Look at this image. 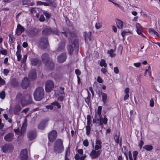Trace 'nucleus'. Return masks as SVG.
Here are the masks:
<instances>
[{
  "label": "nucleus",
  "mask_w": 160,
  "mask_h": 160,
  "mask_svg": "<svg viewBox=\"0 0 160 160\" xmlns=\"http://www.w3.org/2000/svg\"><path fill=\"white\" fill-rule=\"evenodd\" d=\"M17 101H20L21 104L23 107L31 103L32 102V98L31 95H27L24 96L21 92H18L16 98Z\"/></svg>",
  "instance_id": "nucleus-1"
},
{
  "label": "nucleus",
  "mask_w": 160,
  "mask_h": 160,
  "mask_svg": "<svg viewBox=\"0 0 160 160\" xmlns=\"http://www.w3.org/2000/svg\"><path fill=\"white\" fill-rule=\"evenodd\" d=\"M44 91L43 88L41 87H38L36 89L33 94L35 100L40 101L44 97Z\"/></svg>",
  "instance_id": "nucleus-2"
},
{
  "label": "nucleus",
  "mask_w": 160,
  "mask_h": 160,
  "mask_svg": "<svg viewBox=\"0 0 160 160\" xmlns=\"http://www.w3.org/2000/svg\"><path fill=\"white\" fill-rule=\"evenodd\" d=\"M64 149L63 141L61 139H58L54 145V151L56 153H60L63 151Z\"/></svg>",
  "instance_id": "nucleus-3"
},
{
  "label": "nucleus",
  "mask_w": 160,
  "mask_h": 160,
  "mask_svg": "<svg viewBox=\"0 0 160 160\" xmlns=\"http://www.w3.org/2000/svg\"><path fill=\"white\" fill-rule=\"evenodd\" d=\"M69 41L71 43V45H69L67 47L68 50L70 54H71L73 51V48L75 49H77L78 46V42L77 40L71 39L69 38Z\"/></svg>",
  "instance_id": "nucleus-4"
},
{
  "label": "nucleus",
  "mask_w": 160,
  "mask_h": 160,
  "mask_svg": "<svg viewBox=\"0 0 160 160\" xmlns=\"http://www.w3.org/2000/svg\"><path fill=\"white\" fill-rule=\"evenodd\" d=\"M42 61L46 63V65L50 69L54 68V64L53 62L49 60L48 55L46 53L42 54Z\"/></svg>",
  "instance_id": "nucleus-5"
},
{
  "label": "nucleus",
  "mask_w": 160,
  "mask_h": 160,
  "mask_svg": "<svg viewBox=\"0 0 160 160\" xmlns=\"http://www.w3.org/2000/svg\"><path fill=\"white\" fill-rule=\"evenodd\" d=\"M52 33L54 34L59 35L60 33L55 29H52L51 28H45L42 31V33L44 35H48Z\"/></svg>",
  "instance_id": "nucleus-6"
},
{
  "label": "nucleus",
  "mask_w": 160,
  "mask_h": 160,
  "mask_svg": "<svg viewBox=\"0 0 160 160\" xmlns=\"http://www.w3.org/2000/svg\"><path fill=\"white\" fill-rule=\"evenodd\" d=\"M13 149V145L11 144H7L3 145L2 148V152L5 153L12 152Z\"/></svg>",
  "instance_id": "nucleus-7"
},
{
  "label": "nucleus",
  "mask_w": 160,
  "mask_h": 160,
  "mask_svg": "<svg viewBox=\"0 0 160 160\" xmlns=\"http://www.w3.org/2000/svg\"><path fill=\"white\" fill-rule=\"evenodd\" d=\"M54 87V83L51 80H48L46 82L45 90L46 92H49L53 89Z\"/></svg>",
  "instance_id": "nucleus-8"
},
{
  "label": "nucleus",
  "mask_w": 160,
  "mask_h": 160,
  "mask_svg": "<svg viewBox=\"0 0 160 160\" xmlns=\"http://www.w3.org/2000/svg\"><path fill=\"white\" fill-rule=\"evenodd\" d=\"M57 132L55 130H53L48 134L49 141L51 142H53L56 139L57 137Z\"/></svg>",
  "instance_id": "nucleus-9"
},
{
  "label": "nucleus",
  "mask_w": 160,
  "mask_h": 160,
  "mask_svg": "<svg viewBox=\"0 0 160 160\" xmlns=\"http://www.w3.org/2000/svg\"><path fill=\"white\" fill-rule=\"evenodd\" d=\"M101 152L100 150H93L90 154V156L92 158L94 159L98 158L100 155Z\"/></svg>",
  "instance_id": "nucleus-10"
},
{
  "label": "nucleus",
  "mask_w": 160,
  "mask_h": 160,
  "mask_svg": "<svg viewBox=\"0 0 160 160\" xmlns=\"http://www.w3.org/2000/svg\"><path fill=\"white\" fill-rule=\"evenodd\" d=\"M36 132L35 131H31L28 133V137L29 140H32L35 139L36 137Z\"/></svg>",
  "instance_id": "nucleus-11"
},
{
  "label": "nucleus",
  "mask_w": 160,
  "mask_h": 160,
  "mask_svg": "<svg viewBox=\"0 0 160 160\" xmlns=\"http://www.w3.org/2000/svg\"><path fill=\"white\" fill-rule=\"evenodd\" d=\"M20 157L21 160H27V159L28 156L27 149H24L21 151Z\"/></svg>",
  "instance_id": "nucleus-12"
},
{
  "label": "nucleus",
  "mask_w": 160,
  "mask_h": 160,
  "mask_svg": "<svg viewBox=\"0 0 160 160\" xmlns=\"http://www.w3.org/2000/svg\"><path fill=\"white\" fill-rule=\"evenodd\" d=\"M30 84L29 80L28 78H25L22 82V87L23 88L25 89L29 86Z\"/></svg>",
  "instance_id": "nucleus-13"
},
{
  "label": "nucleus",
  "mask_w": 160,
  "mask_h": 160,
  "mask_svg": "<svg viewBox=\"0 0 160 160\" xmlns=\"http://www.w3.org/2000/svg\"><path fill=\"white\" fill-rule=\"evenodd\" d=\"M25 30L24 28L20 24L18 25L16 30V33L19 35Z\"/></svg>",
  "instance_id": "nucleus-14"
},
{
  "label": "nucleus",
  "mask_w": 160,
  "mask_h": 160,
  "mask_svg": "<svg viewBox=\"0 0 160 160\" xmlns=\"http://www.w3.org/2000/svg\"><path fill=\"white\" fill-rule=\"evenodd\" d=\"M14 134L12 133H9L6 134L4 137V140L7 142H10L14 138Z\"/></svg>",
  "instance_id": "nucleus-15"
},
{
  "label": "nucleus",
  "mask_w": 160,
  "mask_h": 160,
  "mask_svg": "<svg viewBox=\"0 0 160 160\" xmlns=\"http://www.w3.org/2000/svg\"><path fill=\"white\" fill-rule=\"evenodd\" d=\"M48 45L47 38H46L41 39L40 42V45L43 48H45Z\"/></svg>",
  "instance_id": "nucleus-16"
},
{
  "label": "nucleus",
  "mask_w": 160,
  "mask_h": 160,
  "mask_svg": "<svg viewBox=\"0 0 160 160\" xmlns=\"http://www.w3.org/2000/svg\"><path fill=\"white\" fill-rule=\"evenodd\" d=\"M57 61L59 63H62L66 59V56L65 53H62L57 57Z\"/></svg>",
  "instance_id": "nucleus-17"
},
{
  "label": "nucleus",
  "mask_w": 160,
  "mask_h": 160,
  "mask_svg": "<svg viewBox=\"0 0 160 160\" xmlns=\"http://www.w3.org/2000/svg\"><path fill=\"white\" fill-rule=\"evenodd\" d=\"M96 118L98 121L99 122V125L101 126L103 124H106L107 123L108 119L106 117L103 118L102 116L99 117V118Z\"/></svg>",
  "instance_id": "nucleus-18"
},
{
  "label": "nucleus",
  "mask_w": 160,
  "mask_h": 160,
  "mask_svg": "<svg viewBox=\"0 0 160 160\" xmlns=\"http://www.w3.org/2000/svg\"><path fill=\"white\" fill-rule=\"evenodd\" d=\"M102 148L101 141L98 139H96L95 141V145L94 147V149L95 150H98Z\"/></svg>",
  "instance_id": "nucleus-19"
},
{
  "label": "nucleus",
  "mask_w": 160,
  "mask_h": 160,
  "mask_svg": "<svg viewBox=\"0 0 160 160\" xmlns=\"http://www.w3.org/2000/svg\"><path fill=\"white\" fill-rule=\"evenodd\" d=\"M62 33L66 37H67L68 36L73 37L75 35V33L74 32H71L69 30H67L66 32H62Z\"/></svg>",
  "instance_id": "nucleus-20"
},
{
  "label": "nucleus",
  "mask_w": 160,
  "mask_h": 160,
  "mask_svg": "<svg viewBox=\"0 0 160 160\" xmlns=\"http://www.w3.org/2000/svg\"><path fill=\"white\" fill-rule=\"evenodd\" d=\"M21 109V107L19 104H17L15 105L13 109V110L15 114H17L18 113L20 112Z\"/></svg>",
  "instance_id": "nucleus-21"
},
{
  "label": "nucleus",
  "mask_w": 160,
  "mask_h": 160,
  "mask_svg": "<svg viewBox=\"0 0 160 160\" xmlns=\"http://www.w3.org/2000/svg\"><path fill=\"white\" fill-rule=\"evenodd\" d=\"M29 78L31 80L35 79L36 78V72L34 70L30 72L28 75Z\"/></svg>",
  "instance_id": "nucleus-22"
},
{
  "label": "nucleus",
  "mask_w": 160,
  "mask_h": 160,
  "mask_svg": "<svg viewBox=\"0 0 160 160\" xmlns=\"http://www.w3.org/2000/svg\"><path fill=\"white\" fill-rule=\"evenodd\" d=\"M117 27L119 28H122L123 27V23L122 21L117 19L116 20Z\"/></svg>",
  "instance_id": "nucleus-23"
},
{
  "label": "nucleus",
  "mask_w": 160,
  "mask_h": 160,
  "mask_svg": "<svg viewBox=\"0 0 160 160\" xmlns=\"http://www.w3.org/2000/svg\"><path fill=\"white\" fill-rule=\"evenodd\" d=\"M91 34V33L90 32L87 33L86 32H84L83 36L84 37L85 40H86L88 39H90Z\"/></svg>",
  "instance_id": "nucleus-24"
},
{
  "label": "nucleus",
  "mask_w": 160,
  "mask_h": 160,
  "mask_svg": "<svg viewBox=\"0 0 160 160\" xmlns=\"http://www.w3.org/2000/svg\"><path fill=\"white\" fill-rule=\"evenodd\" d=\"M47 2H43L42 5L45 6H52L53 5L54 1L52 0L47 1Z\"/></svg>",
  "instance_id": "nucleus-25"
},
{
  "label": "nucleus",
  "mask_w": 160,
  "mask_h": 160,
  "mask_svg": "<svg viewBox=\"0 0 160 160\" xmlns=\"http://www.w3.org/2000/svg\"><path fill=\"white\" fill-rule=\"evenodd\" d=\"M136 27L137 28L136 31L138 33L142 32V27L139 24L137 23L136 25Z\"/></svg>",
  "instance_id": "nucleus-26"
},
{
  "label": "nucleus",
  "mask_w": 160,
  "mask_h": 160,
  "mask_svg": "<svg viewBox=\"0 0 160 160\" xmlns=\"http://www.w3.org/2000/svg\"><path fill=\"white\" fill-rule=\"evenodd\" d=\"M115 52V50H114L111 49L108 51V53L109 54L110 57L112 58L114 57L115 56V54L114 53Z\"/></svg>",
  "instance_id": "nucleus-27"
},
{
  "label": "nucleus",
  "mask_w": 160,
  "mask_h": 160,
  "mask_svg": "<svg viewBox=\"0 0 160 160\" xmlns=\"http://www.w3.org/2000/svg\"><path fill=\"white\" fill-rule=\"evenodd\" d=\"M102 109V106H99L98 108V110L97 112H96L95 114H97V115L98 117L102 116L101 115V111Z\"/></svg>",
  "instance_id": "nucleus-28"
},
{
  "label": "nucleus",
  "mask_w": 160,
  "mask_h": 160,
  "mask_svg": "<svg viewBox=\"0 0 160 160\" xmlns=\"http://www.w3.org/2000/svg\"><path fill=\"white\" fill-rule=\"evenodd\" d=\"M102 26V23L99 21L97 22L95 25V28L97 29L101 28Z\"/></svg>",
  "instance_id": "nucleus-29"
},
{
  "label": "nucleus",
  "mask_w": 160,
  "mask_h": 160,
  "mask_svg": "<svg viewBox=\"0 0 160 160\" xmlns=\"http://www.w3.org/2000/svg\"><path fill=\"white\" fill-rule=\"evenodd\" d=\"M143 148L145 149L147 151H150L152 150V149H153V147L151 145H146L144 146L143 147Z\"/></svg>",
  "instance_id": "nucleus-30"
},
{
  "label": "nucleus",
  "mask_w": 160,
  "mask_h": 160,
  "mask_svg": "<svg viewBox=\"0 0 160 160\" xmlns=\"http://www.w3.org/2000/svg\"><path fill=\"white\" fill-rule=\"evenodd\" d=\"M100 65L101 67L103 66L105 68H106L107 67V64L106 63L105 60L103 59H102L100 62Z\"/></svg>",
  "instance_id": "nucleus-31"
},
{
  "label": "nucleus",
  "mask_w": 160,
  "mask_h": 160,
  "mask_svg": "<svg viewBox=\"0 0 160 160\" xmlns=\"http://www.w3.org/2000/svg\"><path fill=\"white\" fill-rule=\"evenodd\" d=\"M101 94L102 97V101L104 103H105L107 97V95L104 93L101 92Z\"/></svg>",
  "instance_id": "nucleus-32"
},
{
  "label": "nucleus",
  "mask_w": 160,
  "mask_h": 160,
  "mask_svg": "<svg viewBox=\"0 0 160 160\" xmlns=\"http://www.w3.org/2000/svg\"><path fill=\"white\" fill-rule=\"evenodd\" d=\"M24 128L23 127H22L21 130L17 129L14 130L15 132L16 133H21V134H22L24 132Z\"/></svg>",
  "instance_id": "nucleus-33"
},
{
  "label": "nucleus",
  "mask_w": 160,
  "mask_h": 160,
  "mask_svg": "<svg viewBox=\"0 0 160 160\" xmlns=\"http://www.w3.org/2000/svg\"><path fill=\"white\" fill-rule=\"evenodd\" d=\"M114 139L116 143L118 145L119 141V136L116 134L114 137Z\"/></svg>",
  "instance_id": "nucleus-34"
},
{
  "label": "nucleus",
  "mask_w": 160,
  "mask_h": 160,
  "mask_svg": "<svg viewBox=\"0 0 160 160\" xmlns=\"http://www.w3.org/2000/svg\"><path fill=\"white\" fill-rule=\"evenodd\" d=\"M45 127V124L44 122H42L39 125L38 128L41 130H43Z\"/></svg>",
  "instance_id": "nucleus-35"
},
{
  "label": "nucleus",
  "mask_w": 160,
  "mask_h": 160,
  "mask_svg": "<svg viewBox=\"0 0 160 160\" xmlns=\"http://www.w3.org/2000/svg\"><path fill=\"white\" fill-rule=\"evenodd\" d=\"M86 134L87 135H89L91 130L90 126H86Z\"/></svg>",
  "instance_id": "nucleus-36"
},
{
  "label": "nucleus",
  "mask_w": 160,
  "mask_h": 160,
  "mask_svg": "<svg viewBox=\"0 0 160 160\" xmlns=\"http://www.w3.org/2000/svg\"><path fill=\"white\" fill-rule=\"evenodd\" d=\"M51 104L53 105L56 106L58 108H60L61 107V106L60 103L58 102L57 101L54 102L52 103Z\"/></svg>",
  "instance_id": "nucleus-37"
},
{
  "label": "nucleus",
  "mask_w": 160,
  "mask_h": 160,
  "mask_svg": "<svg viewBox=\"0 0 160 160\" xmlns=\"http://www.w3.org/2000/svg\"><path fill=\"white\" fill-rule=\"evenodd\" d=\"M38 62V60L37 58H34L32 60L31 62L34 66L36 65Z\"/></svg>",
  "instance_id": "nucleus-38"
},
{
  "label": "nucleus",
  "mask_w": 160,
  "mask_h": 160,
  "mask_svg": "<svg viewBox=\"0 0 160 160\" xmlns=\"http://www.w3.org/2000/svg\"><path fill=\"white\" fill-rule=\"evenodd\" d=\"M70 148L68 147L66 149L65 152V157L68 158L70 156Z\"/></svg>",
  "instance_id": "nucleus-39"
},
{
  "label": "nucleus",
  "mask_w": 160,
  "mask_h": 160,
  "mask_svg": "<svg viewBox=\"0 0 160 160\" xmlns=\"http://www.w3.org/2000/svg\"><path fill=\"white\" fill-rule=\"evenodd\" d=\"M87 126H90L91 124V118L90 115H88L87 116Z\"/></svg>",
  "instance_id": "nucleus-40"
},
{
  "label": "nucleus",
  "mask_w": 160,
  "mask_h": 160,
  "mask_svg": "<svg viewBox=\"0 0 160 160\" xmlns=\"http://www.w3.org/2000/svg\"><path fill=\"white\" fill-rule=\"evenodd\" d=\"M65 43L64 42H62L61 43L60 46L58 48V50H61L62 49H64L65 48Z\"/></svg>",
  "instance_id": "nucleus-41"
},
{
  "label": "nucleus",
  "mask_w": 160,
  "mask_h": 160,
  "mask_svg": "<svg viewBox=\"0 0 160 160\" xmlns=\"http://www.w3.org/2000/svg\"><path fill=\"white\" fill-rule=\"evenodd\" d=\"M5 93L4 91H2L0 92V98L3 99L5 98Z\"/></svg>",
  "instance_id": "nucleus-42"
},
{
  "label": "nucleus",
  "mask_w": 160,
  "mask_h": 160,
  "mask_svg": "<svg viewBox=\"0 0 160 160\" xmlns=\"http://www.w3.org/2000/svg\"><path fill=\"white\" fill-rule=\"evenodd\" d=\"M138 154V152L137 151H134L133 152V156L134 160H137Z\"/></svg>",
  "instance_id": "nucleus-43"
},
{
  "label": "nucleus",
  "mask_w": 160,
  "mask_h": 160,
  "mask_svg": "<svg viewBox=\"0 0 160 160\" xmlns=\"http://www.w3.org/2000/svg\"><path fill=\"white\" fill-rule=\"evenodd\" d=\"M2 54L4 55H6L8 54V51L6 49H3L0 51Z\"/></svg>",
  "instance_id": "nucleus-44"
},
{
  "label": "nucleus",
  "mask_w": 160,
  "mask_h": 160,
  "mask_svg": "<svg viewBox=\"0 0 160 160\" xmlns=\"http://www.w3.org/2000/svg\"><path fill=\"white\" fill-rule=\"evenodd\" d=\"M9 40L10 42H13L15 40V39L13 36H10L9 37Z\"/></svg>",
  "instance_id": "nucleus-45"
},
{
  "label": "nucleus",
  "mask_w": 160,
  "mask_h": 160,
  "mask_svg": "<svg viewBox=\"0 0 160 160\" xmlns=\"http://www.w3.org/2000/svg\"><path fill=\"white\" fill-rule=\"evenodd\" d=\"M83 143L84 145L86 147H87L88 145V140L87 139L83 141Z\"/></svg>",
  "instance_id": "nucleus-46"
},
{
  "label": "nucleus",
  "mask_w": 160,
  "mask_h": 160,
  "mask_svg": "<svg viewBox=\"0 0 160 160\" xmlns=\"http://www.w3.org/2000/svg\"><path fill=\"white\" fill-rule=\"evenodd\" d=\"M9 72V70L7 69H4L3 70V73L5 76H7Z\"/></svg>",
  "instance_id": "nucleus-47"
},
{
  "label": "nucleus",
  "mask_w": 160,
  "mask_h": 160,
  "mask_svg": "<svg viewBox=\"0 0 160 160\" xmlns=\"http://www.w3.org/2000/svg\"><path fill=\"white\" fill-rule=\"evenodd\" d=\"M143 144H144L142 140H141L140 141V142H139V144H138V146L140 148V149H141Z\"/></svg>",
  "instance_id": "nucleus-48"
},
{
  "label": "nucleus",
  "mask_w": 160,
  "mask_h": 160,
  "mask_svg": "<svg viewBox=\"0 0 160 160\" xmlns=\"http://www.w3.org/2000/svg\"><path fill=\"white\" fill-rule=\"evenodd\" d=\"M114 72L116 74H118L119 73V70L118 68L116 67L114 68Z\"/></svg>",
  "instance_id": "nucleus-49"
},
{
  "label": "nucleus",
  "mask_w": 160,
  "mask_h": 160,
  "mask_svg": "<svg viewBox=\"0 0 160 160\" xmlns=\"http://www.w3.org/2000/svg\"><path fill=\"white\" fill-rule=\"evenodd\" d=\"M39 20L41 22H43L45 20V18L44 16L42 15H41Z\"/></svg>",
  "instance_id": "nucleus-50"
},
{
  "label": "nucleus",
  "mask_w": 160,
  "mask_h": 160,
  "mask_svg": "<svg viewBox=\"0 0 160 160\" xmlns=\"http://www.w3.org/2000/svg\"><path fill=\"white\" fill-rule=\"evenodd\" d=\"M5 81L0 76V84L1 85H4L5 84Z\"/></svg>",
  "instance_id": "nucleus-51"
},
{
  "label": "nucleus",
  "mask_w": 160,
  "mask_h": 160,
  "mask_svg": "<svg viewBox=\"0 0 160 160\" xmlns=\"http://www.w3.org/2000/svg\"><path fill=\"white\" fill-rule=\"evenodd\" d=\"M75 73L77 75V76H78L80 75V74H81V72L78 69H76L75 70Z\"/></svg>",
  "instance_id": "nucleus-52"
},
{
  "label": "nucleus",
  "mask_w": 160,
  "mask_h": 160,
  "mask_svg": "<svg viewBox=\"0 0 160 160\" xmlns=\"http://www.w3.org/2000/svg\"><path fill=\"white\" fill-rule=\"evenodd\" d=\"M97 80L98 82L100 83H102L103 82L102 79L100 76H98V77Z\"/></svg>",
  "instance_id": "nucleus-53"
},
{
  "label": "nucleus",
  "mask_w": 160,
  "mask_h": 160,
  "mask_svg": "<svg viewBox=\"0 0 160 160\" xmlns=\"http://www.w3.org/2000/svg\"><path fill=\"white\" fill-rule=\"evenodd\" d=\"M97 118H99V117L97 115V114H95V119H93L92 120V122L93 123H95L97 121H98L97 119Z\"/></svg>",
  "instance_id": "nucleus-54"
},
{
  "label": "nucleus",
  "mask_w": 160,
  "mask_h": 160,
  "mask_svg": "<svg viewBox=\"0 0 160 160\" xmlns=\"http://www.w3.org/2000/svg\"><path fill=\"white\" fill-rule=\"evenodd\" d=\"M128 156L130 160H133L132 156V154L131 152L129 151L128 152Z\"/></svg>",
  "instance_id": "nucleus-55"
},
{
  "label": "nucleus",
  "mask_w": 160,
  "mask_h": 160,
  "mask_svg": "<svg viewBox=\"0 0 160 160\" xmlns=\"http://www.w3.org/2000/svg\"><path fill=\"white\" fill-rule=\"evenodd\" d=\"M27 59V56L26 54H24L23 55V58L22 60V62H24Z\"/></svg>",
  "instance_id": "nucleus-56"
},
{
  "label": "nucleus",
  "mask_w": 160,
  "mask_h": 160,
  "mask_svg": "<svg viewBox=\"0 0 160 160\" xmlns=\"http://www.w3.org/2000/svg\"><path fill=\"white\" fill-rule=\"evenodd\" d=\"M154 105V102L153 100L151 99L150 100V106L151 107H153Z\"/></svg>",
  "instance_id": "nucleus-57"
},
{
  "label": "nucleus",
  "mask_w": 160,
  "mask_h": 160,
  "mask_svg": "<svg viewBox=\"0 0 160 160\" xmlns=\"http://www.w3.org/2000/svg\"><path fill=\"white\" fill-rule=\"evenodd\" d=\"M134 66L137 68H139L140 66L141 63H134L133 64Z\"/></svg>",
  "instance_id": "nucleus-58"
},
{
  "label": "nucleus",
  "mask_w": 160,
  "mask_h": 160,
  "mask_svg": "<svg viewBox=\"0 0 160 160\" xmlns=\"http://www.w3.org/2000/svg\"><path fill=\"white\" fill-rule=\"evenodd\" d=\"M53 105H47L46 106V108L47 109H52L53 108Z\"/></svg>",
  "instance_id": "nucleus-59"
},
{
  "label": "nucleus",
  "mask_w": 160,
  "mask_h": 160,
  "mask_svg": "<svg viewBox=\"0 0 160 160\" xmlns=\"http://www.w3.org/2000/svg\"><path fill=\"white\" fill-rule=\"evenodd\" d=\"M78 152L80 154H81V155H83V150L82 149H78Z\"/></svg>",
  "instance_id": "nucleus-60"
},
{
  "label": "nucleus",
  "mask_w": 160,
  "mask_h": 160,
  "mask_svg": "<svg viewBox=\"0 0 160 160\" xmlns=\"http://www.w3.org/2000/svg\"><path fill=\"white\" fill-rule=\"evenodd\" d=\"M63 96H60L58 98V100L59 101H63Z\"/></svg>",
  "instance_id": "nucleus-61"
},
{
  "label": "nucleus",
  "mask_w": 160,
  "mask_h": 160,
  "mask_svg": "<svg viewBox=\"0 0 160 160\" xmlns=\"http://www.w3.org/2000/svg\"><path fill=\"white\" fill-rule=\"evenodd\" d=\"M44 14L47 18H49L50 17V14L49 13L46 12H44Z\"/></svg>",
  "instance_id": "nucleus-62"
},
{
  "label": "nucleus",
  "mask_w": 160,
  "mask_h": 160,
  "mask_svg": "<svg viewBox=\"0 0 160 160\" xmlns=\"http://www.w3.org/2000/svg\"><path fill=\"white\" fill-rule=\"evenodd\" d=\"M129 95L127 93L126 94V95L124 96V101H125L127 100L129 98Z\"/></svg>",
  "instance_id": "nucleus-63"
},
{
  "label": "nucleus",
  "mask_w": 160,
  "mask_h": 160,
  "mask_svg": "<svg viewBox=\"0 0 160 160\" xmlns=\"http://www.w3.org/2000/svg\"><path fill=\"white\" fill-rule=\"evenodd\" d=\"M80 157L78 154H76L75 156V158L76 160H78L79 159Z\"/></svg>",
  "instance_id": "nucleus-64"
}]
</instances>
